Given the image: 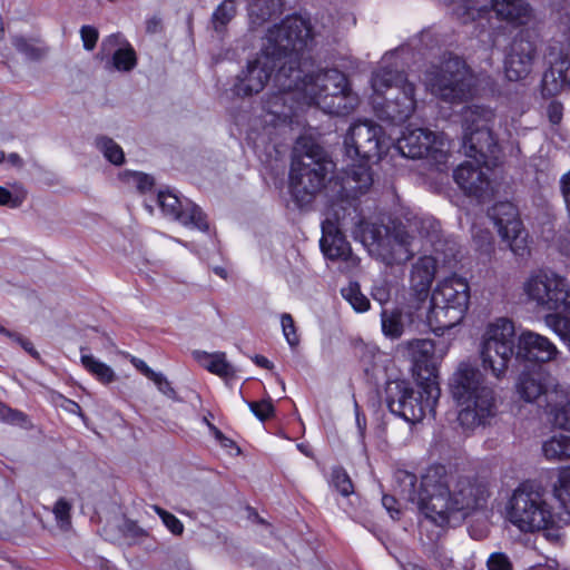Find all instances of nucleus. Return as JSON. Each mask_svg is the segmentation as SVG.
I'll return each mask as SVG.
<instances>
[{
    "label": "nucleus",
    "mask_w": 570,
    "mask_h": 570,
    "mask_svg": "<svg viewBox=\"0 0 570 570\" xmlns=\"http://www.w3.org/2000/svg\"><path fill=\"white\" fill-rule=\"evenodd\" d=\"M469 284L464 278L456 275L439 282L431 297V302H436L439 305L444 304L466 308L469 306Z\"/></svg>",
    "instance_id": "nucleus-25"
},
{
    "label": "nucleus",
    "mask_w": 570,
    "mask_h": 570,
    "mask_svg": "<svg viewBox=\"0 0 570 570\" xmlns=\"http://www.w3.org/2000/svg\"><path fill=\"white\" fill-rule=\"evenodd\" d=\"M570 89V60L561 56L551 62L550 68L542 77V92L547 96H556L563 89Z\"/></svg>",
    "instance_id": "nucleus-29"
},
{
    "label": "nucleus",
    "mask_w": 570,
    "mask_h": 570,
    "mask_svg": "<svg viewBox=\"0 0 570 570\" xmlns=\"http://www.w3.org/2000/svg\"><path fill=\"white\" fill-rule=\"evenodd\" d=\"M372 297L380 304H385L390 301L391 293L386 282H381L372 287Z\"/></svg>",
    "instance_id": "nucleus-58"
},
{
    "label": "nucleus",
    "mask_w": 570,
    "mask_h": 570,
    "mask_svg": "<svg viewBox=\"0 0 570 570\" xmlns=\"http://www.w3.org/2000/svg\"><path fill=\"white\" fill-rule=\"evenodd\" d=\"M367 237L370 253L387 266L404 264L414 256L413 237L402 225H373Z\"/></svg>",
    "instance_id": "nucleus-12"
},
{
    "label": "nucleus",
    "mask_w": 570,
    "mask_h": 570,
    "mask_svg": "<svg viewBox=\"0 0 570 570\" xmlns=\"http://www.w3.org/2000/svg\"><path fill=\"white\" fill-rule=\"evenodd\" d=\"M474 161L468 160L461 164L453 173V178L458 186L470 196L482 197L490 188V179L487 165L490 157H471Z\"/></svg>",
    "instance_id": "nucleus-22"
},
{
    "label": "nucleus",
    "mask_w": 570,
    "mask_h": 570,
    "mask_svg": "<svg viewBox=\"0 0 570 570\" xmlns=\"http://www.w3.org/2000/svg\"><path fill=\"white\" fill-rule=\"evenodd\" d=\"M438 382L421 381L417 389L404 380L390 381L385 387V399L390 411L406 422L416 423L426 413H434L440 397Z\"/></svg>",
    "instance_id": "nucleus-8"
},
{
    "label": "nucleus",
    "mask_w": 570,
    "mask_h": 570,
    "mask_svg": "<svg viewBox=\"0 0 570 570\" xmlns=\"http://www.w3.org/2000/svg\"><path fill=\"white\" fill-rule=\"evenodd\" d=\"M96 146L111 164L121 165L124 163L125 155L122 148L111 138L98 137L96 139Z\"/></svg>",
    "instance_id": "nucleus-40"
},
{
    "label": "nucleus",
    "mask_w": 570,
    "mask_h": 570,
    "mask_svg": "<svg viewBox=\"0 0 570 570\" xmlns=\"http://www.w3.org/2000/svg\"><path fill=\"white\" fill-rule=\"evenodd\" d=\"M344 147L352 161H377L386 149L384 129L372 120H358L348 128Z\"/></svg>",
    "instance_id": "nucleus-16"
},
{
    "label": "nucleus",
    "mask_w": 570,
    "mask_h": 570,
    "mask_svg": "<svg viewBox=\"0 0 570 570\" xmlns=\"http://www.w3.org/2000/svg\"><path fill=\"white\" fill-rule=\"evenodd\" d=\"M514 352H517L514 323L507 317H498L490 322L481 341L480 354L483 367L490 370L497 379H502Z\"/></svg>",
    "instance_id": "nucleus-10"
},
{
    "label": "nucleus",
    "mask_w": 570,
    "mask_h": 570,
    "mask_svg": "<svg viewBox=\"0 0 570 570\" xmlns=\"http://www.w3.org/2000/svg\"><path fill=\"white\" fill-rule=\"evenodd\" d=\"M551 376L541 368L524 371L519 375L515 384L518 394L525 402H534L540 396L548 394L552 385Z\"/></svg>",
    "instance_id": "nucleus-27"
},
{
    "label": "nucleus",
    "mask_w": 570,
    "mask_h": 570,
    "mask_svg": "<svg viewBox=\"0 0 570 570\" xmlns=\"http://www.w3.org/2000/svg\"><path fill=\"white\" fill-rule=\"evenodd\" d=\"M332 482L336 490L344 497H347L353 492V483L348 474L341 468L333 470Z\"/></svg>",
    "instance_id": "nucleus-48"
},
{
    "label": "nucleus",
    "mask_w": 570,
    "mask_h": 570,
    "mask_svg": "<svg viewBox=\"0 0 570 570\" xmlns=\"http://www.w3.org/2000/svg\"><path fill=\"white\" fill-rule=\"evenodd\" d=\"M454 14L463 23L473 21L488 10L487 0H451Z\"/></svg>",
    "instance_id": "nucleus-34"
},
{
    "label": "nucleus",
    "mask_w": 570,
    "mask_h": 570,
    "mask_svg": "<svg viewBox=\"0 0 570 570\" xmlns=\"http://www.w3.org/2000/svg\"><path fill=\"white\" fill-rule=\"evenodd\" d=\"M488 570H512L510 559L502 552L492 553L487 561Z\"/></svg>",
    "instance_id": "nucleus-54"
},
{
    "label": "nucleus",
    "mask_w": 570,
    "mask_h": 570,
    "mask_svg": "<svg viewBox=\"0 0 570 570\" xmlns=\"http://www.w3.org/2000/svg\"><path fill=\"white\" fill-rule=\"evenodd\" d=\"M428 89L444 102L458 105L471 99L475 92V79L464 60L449 57L425 73Z\"/></svg>",
    "instance_id": "nucleus-9"
},
{
    "label": "nucleus",
    "mask_w": 570,
    "mask_h": 570,
    "mask_svg": "<svg viewBox=\"0 0 570 570\" xmlns=\"http://www.w3.org/2000/svg\"><path fill=\"white\" fill-rule=\"evenodd\" d=\"M341 294L357 313L366 312L370 308V301L361 292L358 283H350L341 289Z\"/></svg>",
    "instance_id": "nucleus-39"
},
{
    "label": "nucleus",
    "mask_w": 570,
    "mask_h": 570,
    "mask_svg": "<svg viewBox=\"0 0 570 570\" xmlns=\"http://www.w3.org/2000/svg\"><path fill=\"white\" fill-rule=\"evenodd\" d=\"M26 199V191L21 190L18 194H12L7 188L0 186V206H8L17 208L22 205Z\"/></svg>",
    "instance_id": "nucleus-51"
},
{
    "label": "nucleus",
    "mask_w": 570,
    "mask_h": 570,
    "mask_svg": "<svg viewBox=\"0 0 570 570\" xmlns=\"http://www.w3.org/2000/svg\"><path fill=\"white\" fill-rule=\"evenodd\" d=\"M394 481L400 498L414 503L421 514L441 528L461 524L483 509L490 497L484 481L448 471L444 465L429 466L419 485L416 475L406 470H396Z\"/></svg>",
    "instance_id": "nucleus-1"
},
{
    "label": "nucleus",
    "mask_w": 570,
    "mask_h": 570,
    "mask_svg": "<svg viewBox=\"0 0 570 570\" xmlns=\"http://www.w3.org/2000/svg\"><path fill=\"white\" fill-rule=\"evenodd\" d=\"M237 14V1L236 0H223L214 10L210 17V23L213 29L217 33H223L226 30L227 24Z\"/></svg>",
    "instance_id": "nucleus-35"
},
{
    "label": "nucleus",
    "mask_w": 570,
    "mask_h": 570,
    "mask_svg": "<svg viewBox=\"0 0 570 570\" xmlns=\"http://www.w3.org/2000/svg\"><path fill=\"white\" fill-rule=\"evenodd\" d=\"M71 504L65 499L60 498L52 509V512L55 514L56 521L61 528H67L70 525L71 517Z\"/></svg>",
    "instance_id": "nucleus-49"
},
{
    "label": "nucleus",
    "mask_w": 570,
    "mask_h": 570,
    "mask_svg": "<svg viewBox=\"0 0 570 570\" xmlns=\"http://www.w3.org/2000/svg\"><path fill=\"white\" fill-rule=\"evenodd\" d=\"M0 421L23 429L31 428V422L26 413L11 409L2 402H0Z\"/></svg>",
    "instance_id": "nucleus-42"
},
{
    "label": "nucleus",
    "mask_w": 570,
    "mask_h": 570,
    "mask_svg": "<svg viewBox=\"0 0 570 570\" xmlns=\"http://www.w3.org/2000/svg\"><path fill=\"white\" fill-rule=\"evenodd\" d=\"M560 190L566 203L569 215V222L562 236L563 250L570 254V171L564 174L560 179Z\"/></svg>",
    "instance_id": "nucleus-43"
},
{
    "label": "nucleus",
    "mask_w": 570,
    "mask_h": 570,
    "mask_svg": "<svg viewBox=\"0 0 570 570\" xmlns=\"http://www.w3.org/2000/svg\"><path fill=\"white\" fill-rule=\"evenodd\" d=\"M528 570H566L560 567L558 561L556 560H548L546 563H538L532 567H530Z\"/></svg>",
    "instance_id": "nucleus-63"
},
{
    "label": "nucleus",
    "mask_w": 570,
    "mask_h": 570,
    "mask_svg": "<svg viewBox=\"0 0 570 570\" xmlns=\"http://www.w3.org/2000/svg\"><path fill=\"white\" fill-rule=\"evenodd\" d=\"M368 163L355 160L347 165L335 180H330L331 188L336 193V199L331 204L345 207L351 205L356 210L352 200L367 194L374 184V175Z\"/></svg>",
    "instance_id": "nucleus-17"
},
{
    "label": "nucleus",
    "mask_w": 570,
    "mask_h": 570,
    "mask_svg": "<svg viewBox=\"0 0 570 570\" xmlns=\"http://www.w3.org/2000/svg\"><path fill=\"white\" fill-rule=\"evenodd\" d=\"M281 324L283 328V334L287 341V343L293 347L299 343L298 335L296 333V327L294 320L291 314L284 313L281 316Z\"/></svg>",
    "instance_id": "nucleus-50"
},
{
    "label": "nucleus",
    "mask_w": 570,
    "mask_h": 570,
    "mask_svg": "<svg viewBox=\"0 0 570 570\" xmlns=\"http://www.w3.org/2000/svg\"><path fill=\"white\" fill-rule=\"evenodd\" d=\"M462 146L468 157H497L498 139L493 134L495 112L483 105L468 106L462 115Z\"/></svg>",
    "instance_id": "nucleus-11"
},
{
    "label": "nucleus",
    "mask_w": 570,
    "mask_h": 570,
    "mask_svg": "<svg viewBox=\"0 0 570 570\" xmlns=\"http://www.w3.org/2000/svg\"><path fill=\"white\" fill-rule=\"evenodd\" d=\"M333 85V91L317 100V106L326 114L345 116L358 105V96L350 88L346 76L337 69H331L325 78Z\"/></svg>",
    "instance_id": "nucleus-19"
},
{
    "label": "nucleus",
    "mask_w": 570,
    "mask_h": 570,
    "mask_svg": "<svg viewBox=\"0 0 570 570\" xmlns=\"http://www.w3.org/2000/svg\"><path fill=\"white\" fill-rule=\"evenodd\" d=\"M550 327L570 348V318L560 314H549L544 317Z\"/></svg>",
    "instance_id": "nucleus-41"
},
{
    "label": "nucleus",
    "mask_w": 570,
    "mask_h": 570,
    "mask_svg": "<svg viewBox=\"0 0 570 570\" xmlns=\"http://www.w3.org/2000/svg\"><path fill=\"white\" fill-rule=\"evenodd\" d=\"M466 311V307L439 305L436 302H431L428 313L429 326L436 335H443L445 331L453 328L462 322Z\"/></svg>",
    "instance_id": "nucleus-28"
},
{
    "label": "nucleus",
    "mask_w": 570,
    "mask_h": 570,
    "mask_svg": "<svg viewBox=\"0 0 570 570\" xmlns=\"http://www.w3.org/2000/svg\"><path fill=\"white\" fill-rule=\"evenodd\" d=\"M415 226L419 233L430 238L431 243L434 244L440 236V223L431 217L417 218L415 220Z\"/></svg>",
    "instance_id": "nucleus-46"
},
{
    "label": "nucleus",
    "mask_w": 570,
    "mask_h": 570,
    "mask_svg": "<svg viewBox=\"0 0 570 570\" xmlns=\"http://www.w3.org/2000/svg\"><path fill=\"white\" fill-rule=\"evenodd\" d=\"M281 0H248V16L250 23L262 26L273 17L281 13Z\"/></svg>",
    "instance_id": "nucleus-32"
},
{
    "label": "nucleus",
    "mask_w": 570,
    "mask_h": 570,
    "mask_svg": "<svg viewBox=\"0 0 570 570\" xmlns=\"http://www.w3.org/2000/svg\"><path fill=\"white\" fill-rule=\"evenodd\" d=\"M550 414L554 425L570 431V400L551 407Z\"/></svg>",
    "instance_id": "nucleus-47"
},
{
    "label": "nucleus",
    "mask_w": 570,
    "mask_h": 570,
    "mask_svg": "<svg viewBox=\"0 0 570 570\" xmlns=\"http://www.w3.org/2000/svg\"><path fill=\"white\" fill-rule=\"evenodd\" d=\"M112 62L116 69L129 71L136 66V53L131 47L118 49L112 56Z\"/></svg>",
    "instance_id": "nucleus-44"
},
{
    "label": "nucleus",
    "mask_w": 570,
    "mask_h": 570,
    "mask_svg": "<svg viewBox=\"0 0 570 570\" xmlns=\"http://www.w3.org/2000/svg\"><path fill=\"white\" fill-rule=\"evenodd\" d=\"M334 170L335 164L320 146L313 145L303 154L295 150L289 171L294 202L299 207L311 204Z\"/></svg>",
    "instance_id": "nucleus-7"
},
{
    "label": "nucleus",
    "mask_w": 570,
    "mask_h": 570,
    "mask_svg": "<svg viewBox=\"0 0 570 570\" xmlns=\"http://www.w3.org/2000/svg\"><path fill=\"white\" fill-rule=\"evenodd\" d=\"M151 509L157 513V515L161 519L164 525L174 534L181 535L184 532L183 522L173 513L166 511L159 505H151Z\"/></svg>",
    "instance_id": "nucleus-45"
},
{
    "label": "nucleus",
    "mask_w": 570,
    "mask_h": 570,
    "mask_svg": "<svg viewBox=\"0 0 570 570\" xmlns=\"http://www.w3.org/2000/svg\"><path fill=\"white\" fill-rule=\"evenodd\" d=\"M161 29V20L160 18L154 16L146 20V31L148 33H156Z\"/></svg>",
    "instance_id": "nucleus-64"
},
{
    "label": "nucleus",
    "mask_w": 570,
    "mask_h": 570,
    "mask_svg": "<svg viewBox=\"0 0 570 570\" xmlns=\"http://www.w3.org/2000/svg\"><path fill=\"white\" fill-rule=\"evenodd\" d=\"M438 262L432 256H422L413 265L411 271V289L415 293L416 304L414 308H419L429 296L431 284L435 277Z\"/></svg>",
    "instance_id": "nucleus-26"
},
{
    "label": "nucleus",
    "mask_w": 570,
    "mask_h": 570,
    "mask_svg": "<svg viewBox=\"0 0 570 570\" xmlns=\"http://www.w3.org/2000/svg\"><path fill=\"white\" fill-rule=\"evenodd\" d=\"M151 381L156 384V386L163 394H165L169 399H176V391L171 386L170 382L161 373H157Z\"/></svg>",
    "instance_id": "nucleus-59"
},
{
    "label": "nucleus",
    "mask_w": 570,
    "mask_h": 570,
    "mask_svg": "<svg viewBox=\"0 0 570 570\" xmlns=\"http://www.w3.org/2000/svg\"><path fill=\"white\" fill-rule=\"evenodd\" d=\"M83 47L87 50H92L98 40V31L91 26H83L80 30Z\"/></svg>",
    "instance_id": "nucleus-57"
},
{
    "label": "nucleus",
    "mask_w": 570,
    "mask_h": 570,
    "mask_svg": "<svg viewBox=\"0 0 570 570\" xmlns=\"http://www.w3.org/2000/svg\"><path fill=\"white\" fill-rule=\"evenodd\" d=\"M80 361L82 366L99 382L108 384L115 380L116 374L114 370L94 355L82 354Z\"/></svg>",
    "instance_id": "nucleus-36"
},
{
    "label": "nucleus",
    "mask_w": 570,
    "mask_h": 570,
    "mask_svg": "<svg viewBox=\"0 0 570 570\" xmlns=\"http://www.w3.org/2000/svg\"><path fill=\"white\" fill-rule=\"evenodd\" d=\"M7 337L17 342L28 354H30L33 358L39 360L40 355L37 350L33 347V344L28 340L22 337L20 334L16 332L9 331V334H6Z\"/></svg>",
    "instance_id": "nucleus-56"
},
{
    "label": "nucleus",
    "mask_w": 570,
    "mask_h": 570,
    "mask_svg": "<svg viewBox=\"0 0 570 570\" xmlns=\"http://www.w3.org/2000/svg\"><path fill=\"white\" fill-rule=\"evenodd\" d=\"M396 499L392 495H383L382 504L390 512L392 518L400 514V509L396 507Z\"/></svg>",
    "instance_id": "nucleus-62"
},
{
    "label": "nucleus",
    "mask_w": 570,
    "mask_h": 570,
    "mask_svg": "<svg viewBox=\"0 0 570 570\" xmlns=\"http://www.w3.org/2000/svg\"><path fill=\"white\" fill-rule=\"evenodd\" d=\"M311 40V23L299 16L287 17L268 29L261 52L237 75L233 94L245 98L261 92L273 71L277 68V73L282 66H286L287 73H291V56L301 52Z\"/></svg>",
    "instance_id": "nucleus-2"
},
{
    "label": "nucleus",
    "mask_w": 570,
    "mask_h": 570,
    "mask_svg": "<svg viewBox=\"0 0 570 570\" xmlns=\"http://www.w3.org/2000/svg\"><path fill=\"white\" fill-rule=\"evenodd\" d=\"M453 397L462 406L458 421L466 430L485 425L497 414L494 391L485 384L481 371L470 363H460L450 380Z\"/></svg>",
    "instance_id": "nucleus-5"
},
{
    "label": "nucleus",
    "mask_w": 570,
    "mask_h": 570,
    "mask_svg": "<svg viewBox=\"0 0 570 570\" xmlns=\"http://www.w3.org/2000/svg\"><path fill=\"white\" fill-rule=\"evenodd\" d=\"M158 205L163 213L181 223L202 232L209 230V224L202 208L188 199H180L171 191H159Z\"/></svg>",
    "instance_id": "nucleus-20"
},
{
    "label": "nucleus",
    "mask_w": 570,
    "mask_h": 570,
    "mask_svg": "<svg viewBox=\"0 0 570 570\" xmlns=\"http://www.w3.org/2000/svg\"><path fill=\"white\" fill-rule=\"evenodd\" d=\"M382 331L385 336L399 338L403 334L402 313L399 309H383L381 313Z\"/></svg>",
    "instance_id": "nucleus-38"
},
{
    "label": "nucleus",
    "mask_w": 570,
    "mask_h": 570,
    "mask_svg": "<svg viewBox=\"0 0 570 570\" xmlns=\"http://www.w3.org/2000/svg\"><path fill=\"white\" fill-rule=\"evenodd\" d=\"M353 214H355V209L351 205L345 207L330 204L327 217L322 223L323 235L320 240L325 257L331 261H344L351 266L357 264V257L353 255L350 243L345 239L341 228L348 225L350 217L352 220L354 219Z\"/></svg>",
    "instance_id": "nucleus-15"
},
{
    "label": "nucleus",
    "mask_w": 570,
    "mask_h": 570,
    "mask_svg": "<svg viewBox=\"0 0 570 570\" xmlns=\"http://www.w3.org/2000/svg\"><path fill=\"white\" fill-rule=\"evenodd\" d=\"M134 179L137 184V188L141 191L150 189L153 186V178L146 174L136 173Z\"/></svg>",
    "instance_id": "nucleus-61"
},
{
    "label": "nucleus",
    "mask_w": 570,
    "mask_h": 570,
    "mask_svg": "<svg viewBox=\"0 0 570 570\" xmlns=\"http://www.w3.org/2000/svg\"><path fill=\"white\" fill-rule=\"evenodd\" d=\"M542 452L549 461L570 460V433H556L542 443Z\"/></svg>",
    "instance_id": "nucleus-33"
},
{
    "label": "nucleus",
    "mask_w": 570,
    "mask_h": 570,
    "mask_svg": "<svg viewBox=\"0 0 570 570\" xmlns=\"http://www.w3.org/2000/svg\"><path fill=\"white\" fill-rule=\"evenodd\" d=\"M14 48L31 59H38L41 56L40 49L35 47L23 37H14L12 39Z\"/></svg>",
    "instance_id": "nucleus-53"
},
{
    "label": "nucleus",
    "mask_w": 570,
    "mask_h": 570,
    "mask_svg": "<svg viewBox=\"0 0 570 570\" xmlns=\"http://www.w3.org/2000/svg\"><path fill=\"white\" fill-rule=\"evenodd\" d=\"M473 240L478 248L483 252H489L492 248V234L489 230L472 229Z\"/></svg>",
    "instance_id": "nucleus-55"
},
{
    "label": "nucleus",
    "mask_w": 570,
    "mask_h": 570,
    "mask_svg": "<svg viewBox=\"0 0 570 570\" xmlns=\"http://www.w3.org/2000/svg\"><path fill=\"white\" fill-rule=\"evenodd\" d=\"M372 104L381 116L393 122H403L415 110L414 85L406 75L389 66H380L372 75Z\"/></svg>",
    "instance_id": "nucleus-6"
},
{
    "label": "nucleus",
    "mask_w": 570,
    "mask_h": 570,
    "mask_svg": "<svg viewBox=\"0 0 570 570\" xmlns=\"http://www.w3.org/2000/svg\"><path fill=\"white\" fill-rule=\"evenodd\" d=\"M396 149L407 158L426 157L439 170L449 159V142L444 134L434 132L428 128L406 127L397 139Z\"/></svg>",
    "instance_id": "nucleus-14"
},
{
    "label": "nucleus",
    "mask_w": 570,
    "mask_h": 570,
    "mask_svg": "<svg viewBox=\"0 0 570 570\" xmlns=\"http://www.w3.org/2000/svg\"><path fill=\"white\" fill-rule=\"evenodd\" d=\"M193 356L200 366L215 375L227 379L235 374V371L227 362L226 354L224 352L208 353L205 351H194Z\"/></svg>",
    "instance_id": "nucleus-31"
},
{
    "label": "nucleus",
    "mask_w": 570,
    "mask_h": 570,
    "mask_svg": "<svg viewBox=\"0 0 570 570\" xmlns=\"http://www.w3.org/2000/svg\"><path fill=\"white\" fill-rule=\"evenodd\" d=\"M553 495L570 514V466L559 471L558 479L553 483Z\"/></svg>",
    "instance_id": "nucleus-37"
},
{
    "label": "nucleus",
    "mask_w": 570,
    "mask_h": 570,
    "mask_svg": "<svg viewBox=\"0 0 570 570\" xmlns=\"http://www.w3.org/2000/svg\"><path fill=\"white\" fill-rule=\"evenodd\" d=\"M560 352L546 336L533 331H523L517 340L515 356L519 360L548 363L557 360Z\"/></svg>",
    "instance_id": "nucleus-23"
},
{
    "label": "nucleus",
    "mask_w": 570,
    "mask_h": 570,
    "mask_svg": "<svg viewBox=\"0 0 570 570\" xmlns=\"http://www.w3.org/2000/svg\"><path fill=\"white\" fill-rule=\"evenodd\" d=\"M403 354L412 363L413 374L420 381L436 382L435 344L429 338H415L401 345Z\"/></svg>",
    "instance_id": "nucleus-21"
},
{
    "label": "nucleus",
    "mask_w": 570,
    "mask_h": 570,
    "mask_svg": "<svg viewBox=\"0 0 570 570\" xmlns=\"http://www.w3.org/2000/svg\"><path fill=\"white\" fill-rule=\"evenodd\" d=\"M534 48L530 41L514 39L504 60V73L510 81L524 79L531 71Z\"/></svg>",
    "instance_id": "nucleus-24"
},
{
    "label": "nucleus",
    "mask_w": 570,
    "mask_h": 570,
    "mask_svg": "<svg viewBox=\"0 0 570 570\" xmlns=\"http://www.w3.org/2000/svg\"><path fill=\"white\" fill-rule=\"evenodd\" d=\"M547 114L551 124L559 125L562 120L563 106L558 101H551L548 106Z\"/></svg>",
    "instance_id": "nucleus-60"
},
{
    "label": "nucleus",
    "mask_w": 570,
    "mask_h": 570,
    "mask_svg": "<svg viewBox=\"0 0 570 570\" xmlns=\"http://www.w3.org/2000/svg\"><path fill=\"white\" fill-rule=\"evenodd\" d=\"M497 17L517 26L528 24L532 18V9L525 0H491Z\"/></svg>",
    "instance_id": "nucleus-30"
},
{
    "label": "nucleus",
    "mask_w": 570,
    "mask_h": 570,
    "mask_svg": "<svg viewBox=\"0 0 570 570\" xmlns=\"http://www.w3.org/2000/svg\"><path fill=\"white\" fill-rule=\"evenodd\" d=\"M247 404H248L250 411L261 421H266L274 414V406H273L272 402L268 400H263L259 402H248Z\"/></svg>",
    "instance_id": "nucleus-52"
},
{
    "label": "nucleus",
    "mask_w": 570,
    "mask_h": 570,
    "mask_svg": "<svg viewBox=\"0 0 570 570\" xmlns=\"http://www.w3.org/2000/svg\"><path fill=\"white\" fill-rule=\"evenodd\" d=\"M523 289L538 306L570 314V285L566 277L540 269L529 276Z\"/></svg>",
    "instance_id": "nucleus-13"
},
{
    "label": "nucleus",
    "mask_w": 570,
    "mask_h": 570,
    "mask_svg": "<svg viewBox=\"0 0 570 570\" xmlns=\"http://www.w3.org/2000/svg\"><path fill=\"white\" fill-rule=\"evenodd\" d=\"M489 216L511 252L518 257H527L530 254L528 233L523 228L518 208L510 202H500L491 207Z\"/></svg>",
    "instance_id": "nucleus-18"
},
{
    "label": "nucleus",
    "mask_w": 570,
    "mask_h": 570,
    "mask_svg": "<svg viewBox=\"0 0 570 570\" xmlns=\"http://www.w3.org/2000/svg\"><path fill=\"white\" fill-rule=\"evenodd\" d=\"M312 42L313 39L301 52L291 56L288 61L291 73H287L286 66H282L274 76L279 92L266 101L265 108L279 120H286L292 116L293 106H288L287 102L294 98H299L304 104L311 106L333 91V85L325 80L331 69L318 70L316 73H306L304 70L308 63L307 50Z\"/></svg>",
    "instance_id": "nucleus-3"
},
{
    "label": "nucleus",
    "mask_w": 570,
    "mask_h": 570,
    "mask_svg": "<svg viewBox=\"0 0 570 570\" xmlns=\"http://www.w3.org/2000/svg\"><path fill=\"white\" fill-rule=\"evenodd\" d=\"M508 520L522 532L543 531L550 540L560 537L562 518L549 502L546 490L537 483H520L507 505Z\"/></svg>",
    "instance_id": "nucleus-4"
}]
</instances>
